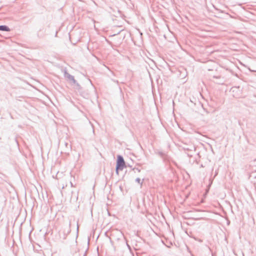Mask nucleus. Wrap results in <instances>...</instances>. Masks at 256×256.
I'll return each instance as SVG.
<instances>
[{
    "label": "nucleus",
    "instance_id": "obj_1",
    "mask_svg": "<svg viewBox=\"0 0 256 256\" xmlns=\"http://www.w3.org/2000/svg\"><path fill=\"white\" fill-rule=\"evenodd\" d=\"M126 167V162L122 156L118 155L117 156L116 164V173L118 174V170H122L124 168Z\"/></svg>",
    "mask_w": 256,
    "mask_h": 256
},
{
    "label": "nucleus",
    "instance_id": "obj_2",
    "mask_svg": "<svg viewBox=\"0 0 256 256\" xmlns=\"http://www.w3.org/2000/svg\"><path fill=\"white\" fill-rule=\"evenodd\" d=\"M64 76L68 80L72 82L74 84H76L78 86V90L82 88L80 84L78 83L75 80L74 76L70 74L66 70H65L64 72Z\"/></svg>",
    "mask_w": 256,
    "mask_h": 256
},
{
    "label": "nucleus",
    "instance_id": "obj_3",
    "mask_svg": "<svg viewBox=\"0 0 256 256\" xmlns=\"http://www.w3.org/2000/svg\"><path fill=\"white\" fill-rule=\"evenodd\" d=\"M71 222L70 221L68 224L64 226V228L62 229V232L64 234L63 238L65 239L67 236L70 232L71 229Z\"/></svg>",
    "mask_w": 256,
    "mask_h": 256
},
{
    "label": "nucleus",
    "instance_id": "obj_4",
    "mask_svg": "<svg viewBox=\"0 0 256 256\" xmlns=\"http://www.w3.org/2000/svg\"><path fill=\"white\" fill-rule=\"evenodd\" d=\"M0 30L4 32H10V28L7 26L1 25L0 26Z\"/></svg>",
    "mask_w": 256,
    "mask_h": 256
},
{
    "label": "nucleus",
    "instance_id": "obj_5",
    "mask_svg": "<svg viewBox=\"0 0 256 256\" xmlns=\"http://www.w3.org/2000/svg\"><path fill=\"white\" fill-rule=\"evenodd\" d=\"M184 150L192 151L193 150H195V147L194 146H184L183 148Z\"/></svg>",
    "mask_w": 256,
    "mask_h": 256
},
{
    "label": "nucleus",
    "instance_id": "obj_6",
    "mask_svg": "<svg viewBox=\"0 0 256 256\" xmlns=\"http://www.w3.org/2000/svg\"><path fill=\"white\" fill-rule=\"evenodd\" d=\"M0 178L5 182H6L8 178L6 175L0 173Z\"/></svg>",
    "mask_w": 256,
    "mask_h": 256
},
{
    "label": "nucleus",
    "instance_id": "obj_7",
    "mask_svg": "<svg viewBox=\"0 0 256 256\" xmlns=\"http://www.w3.org/2000/svg\"><path fill=\"white\" fill-rule=\"evenodd\" d=\"M136 182H137L138 183L140 184L141 186L142 184V182H140V179L139 178H137L136 179Z\"/></svg>",
    "mask_w": 256,
    "mask_h": 256
},
{
    "label": "nucleus",
    "instance_id": "obj_8",
    "mask_svg": "<svg viewBox=\"0 0 256 256\" xmlns=\"http://www.w3.org/2000/svg\"><path fill=\"white\" fill-rule=\"evenodd\" d=\"M132 170H136V171H138V172H140V169H139L138 168H132Z\"/></svg>",
    "mask_w": 256,
    "mask_h": 256
},
{
    "label": "nucleus",
    "instance_id": "obj_9",
    "mask_svg": "<svg viewBox=\"0 0 256 256\" xmlns=\"http://www.w3.org/2000/svg\"><path fill=\"white\" fill-rule=\"evenodd\" d=\"M213 78H217V79H220L221 76H214Z\"/></svg>",
    "mask_w": 256,
    "mask_h": 256
},
{
    "label": "nucleus",
    "instance_id": "obj_10",
    "mask_svg": "<svg viewBox=\"0 0 256 256\" xmlns=\"http://www.w3.org/2000/svg\"><path fill=\"white\" fill-rule=\"evenodd\" d=\"M158 154L159 155L161 156V157H163L164 156V152H158Z\"/></svg>",
    "mask_w": 256,
    "mask_h": 256
},
{
    "label": "nucleus",
    "instance_id": "obj_11",
    "mask_svg": "<svg viewBox=\"0 0 256 256\" xmlns=\"http://www.w3.org/2000/svg\"><path fill=\"white\" fill-rule=\"evenodd\" d=\"M64 146H65L66 148L68 149V146H69V144H68V142H64Z\"/></svg>",
    "mask_w": 256,
    "mask_h": 256
},
{
    "label": "nucleus",
    "instance_id": "obj_12",
    "mask_svg": "<svg viewBox=\"0 0 256 256\" xmlns=\"http://www.w3.org/2000/svg\"><path fill=\"white\" fill-rule=\"evenodd\" d=\"M224 82L223 80H220V82H217V83H218V84H224Z\"/></svg>",
    "mask_w": 256,
    "mask_h": 256
},
{
    "label": "nucleus",
    "instance_id": "obj_13",
    "mask_svg": "<svg viewBox=\"0 0 256 256\" xmlns=\"http://www.w3.org/2000/svg\"><path fill=\"white\" fill-rule=\"evenodd\" d=\"M126 166L130 167V168H132V166H130V164H128V165H126Z\"/></svg>",
    "mask_w": 256,
    "mask_h": 256
},
{
    "label": "nucleus",
    "instance_id": "obj_14",
    "mask_svg": "<svg viewBox=\"0 0 256 256\" xmlns=\"http://www.w3.org/2000/svg\"><path fill=\"white\" fill-rule=\"evenodd\" d=\"M70 186H71L72 187L74 186V185H73V184L72 182H70Z\"/></svg>",
    "mask_w": 256,
    "mask_h": 256
},
{
    "label": "nucleus",
    "instance_id": "obj_15",
    "mask_svg": "<svg viewBox=\"0 0 256 256\" xmlns=\"http://www.w3.org/2000/svg\"><path fill=\"white\" fill-rule=\"evenodd\" d=\"M78 224L77 223V231L78 232Z\"/></svg>",
    "mask_w": 256,
    "mask_h": 256
},
{
    "label": "nucleus",
    "instance_id": "obj_16",
    "mask_svg": "<svg viewBox=\"0 0 256 256\" xmlns=\"http://www.w3.org/2000/svg\"><path fill=\"white\" fill-rule=\"evenodd\" d=\"M38 37H40L39 32L38 33Z\"/></svg>",
    "mask_w": 256,
    "mask_h": 256
},
{
    "label": "nucleus",
    "instance_id": "obj_17",
    "mask_svg": "<svg viewBox=\"0 0 256 256\" xmlns=\"http://www.w3.org/2000/svg\"><path fill=\"white\" fill-rule=\"evenodd\" d=\"M43 30H44V28L43 29H40V31Z\"/></svg>",
    "mask_w": 256,
    "mask_h": 256
},
{
    "label": "nucleus",
    "instance_id": "obj_18",
    "mask_svg": "<svg viewBox=\"0 0 256 256\" xmlns=\"http://www.w3.org/2000/svg\"><path fill=\"white\" fill-rule=\"evenodd\" d=\"M120 234L124 236V234L120 232Z\"/></svg>",
    "mask_w": 256,
    "mask_h": 256
},
{
    "label": "nucleus",
    "instance_id": "obj_19",
    "mask_svg": "<svg viewBox=\"0 0 256 256\" xmlns=\"http://www.w3.org/2000/svg\"><path fill=\"white\" fill-rule=\"evenodd\" d=\"M85 256V255H84V256Z\"/></svg>",
    "mask_w": 256,
    "mask_h": 256
}]
</instances>
